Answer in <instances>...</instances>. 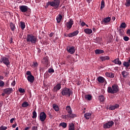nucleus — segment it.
<instances>
[{"label":"nucleus","mask_w":130,"mask_h":130,"mask_svg":"<svg viewBox=\"0 0 130 130\" xmlns=\"http://www.w3.org/2000/svg\"><path fill=\"white\" fill-rule=\"evenodd\" d=\"M26 42L31 44H36L37 42H38L37 37L33 35H27L26 37Z\"/></svg>","instance_id":"5"},{"label":"nucleus","mask_w":130,"mask_h":130,"mask_svg":"<svg viewBox=\"0 0 130 130\" xmlns=\"http://www.w3.org/2000/svg\"><path fill=\"white\" fill-rule=\"evenodd\" d=\"M47 6L53 7L54 10H57L59 8L60 5V0H53V1L48 2L47 3Z\"/></svg>","instance_id":"4"},{"label":"nucleus","mask_w":130,"mask_h":130,"mask_svg":"<svg viewBox=\"0 0 130 130\" xmlns=\"http://www.w3.org/2000/svg\"><path fill=\"white\" fill-rule=\"evenodd\" d=\"M67 110V114L62 115V118L63 119H67V120L69 119H74V118H76L77 117V114L73 113V110H72V108L71 106H67L66 107Z\"/></svg>","instance_id":"1"},{"label":"nucleus","mask_w":130,"mask_h":130,"mask_svg":"<svg viewBox=\"0 0 130 130\" xmlns=\"http://www.w3.org/2000/svg\"><path fill=\"white\" fill-rule=\"evenodd\" d=\"M16 126H17V123H14V124H13L12 125V127H13V128H15V127H16Z\"/></svg>","instance_id":"56"},{"label":"nucleus","mask_w":130,"mask_h":130,"mask_svg":"<svg viewBox=\"0 0 130 130\" xmlns=\"http://www.w3.org/2000/svg\"><path fill=\"white\" fill-rule=\"evenodd\" d=\"M112 61L115 64H118V66H120L121 64V61L120 60H119V58L115 59L114 60H113Z\"/></svg>","instance_id":"19"},{"label":"nucleus","mask_w":130,"mask_h":130,"mask_svg":"<svg viewBox=\"0 0 130 130\" xmlns=\"http://www.w3.org/2000/svg\"><path fill=\"white\" fill-rule=\"evenodd\" d=\"M48 73H49L50 74H52L54 73V70L52 68L49 69Z\"/></svg>","instance_id":"46"},{"label":"nucleus","mask_w":130,"mask_h":130,"mask_svg":"<svg viewBox=\"0 0 130 130\" xmlns=\"http://www.w3.org/2000/svg\"><path fill=\"white\" fill-rule=\"evenodd\" d=\"M95 54H101V53H104L103 50L96 49L94 51Z\"/></svg>","instance_id":"28"},{"label":"nucleus","mask_w":130,"mask_h":130,"mask_svg":"<svg viewBox=\"0 0 130 130\" xmlns=\"http://www.w3.org/2000/svg\"><path fill=\"white\" fill-rule=\"evenodd\" d=\"M22 107H28L29 106V104L27 102H24L22 105H21Z\"/></svg>","instance_id":"35"},{"label":"nucleus","mask_w":130,"mask_h":130,"mask_svg":"<svg viewBox=\"0 0 130 130\" xmlns=\"http://www.w3.org/2000/svg\"><path fill=\"white\" fill-rule=\"evenodd\" d=\"M107 92L110 94H115L118 92H119V87H118V85L116 84H113L112 86V87L110 86L108 87Z\"/></svg>","instance_id":"3"},{"label":"nucleus","mask_w":130,"mask_h":130,"mask_svg":"<svg viewBox=\"0 0 130 130\" xmlns=\"http://www.w3.org/2000/svg\"><path fill=\"white\" fill-rule=\"evenodd\" d=\"M10 26V29L11 31L14 32L16 29V26H15V24L13 23V22H11Z\"/></svg>","instance_id":"27"},{"label":"nucleus","mask_w":130,"mask_h":130,"mask_svg":"<svg viewBox=\"0 0 130 130\" xmlns=\"http://www.w3.org/2000/svg\"><path fill=\"white\" fill-rule=\"evenodd\" d=\"M28 129H30V127L28 126L24 128V130H28Z\"/></svg>","instance_id":"60"},{"label":"nucleus","mask_w":130,"mask_h":130,"mask_svg":"<svg viewBox=\"0 0 130 130\" xmlns=\"http://www.w3.org/2000/svg\"><path fill=\"white\" fill-rule=\"evenodd\" d=\"M81 25L82 27H84V26H85L86 25V23H85V22H82L81 23Z\"/></svg>","instance_id":"55"},{"label":"nucleus","mask_w":130,"mask_h":130,"mask_svg":"<svg viewBox=\"0 0 130 130\" xmlns=\"http://www.w3.org/2000/svg\"><path fill=\"white\" fill-rule=\"evenodd\" d=\"M20 27L22 30H24L26 27V25L25 24V22L23 21L20 22Z\"/></svg>","instance_id":"31"},{"label":"nucleus","mask_w":130,"mask_h":130,"mask_svg":"<svg viewBox=\"0 0 130 130\" xmlns=\"http://www.w3.org/2000/svg\"><path fill=\"white\" fill-rule=\"evenodd\" d=\"M84 32L86 34L90 35V34L92 33L93 31L91 29L86 28L84 29Z\"/></svg>","instance_id":"26"},{"label":"nucleus","mask_w":130,"mask_h":130,"mask_svg":"<svg viewBox=\"0 0 130 130\" xmlns=\"http://www.w3.org/2000/svg\"><path fill=\"white\" fill-rule=\"evenodd\" d=\"M110 21H111V18L110 17H107L102 20V23L106 25L108 23H109Z\"/></svg>","instance_id":"13"},{"label":"nucleus","mask_w":130,"mask_h":130,"mask_svg":"<svg viewBox=\"0 0 130 130\" xmlns=\"http://www.w3.org/2000/svg\"><path fill=\"white\" fill-rule=\"evenodd\" d=\"M98 99L100 100V102H104L106 98L104 97V95L102 94L99 96Z\"/></svg>","instance_id":"23"},{"label":"nucleus","mask_w":130,"mask_h":130,"mask_svg":"<svg viewBox=\"0 0 130 130\" xmlns=\"http://www.w3.org/2000/svg\"><path fill=\"white\" fill-rule=\"evenodd\" d=\"M79 34V30L73 31L72 33H70L68 35V37H74V36H77Z\"/></svg>","instance_id":"18"},{"label":"nucleus","mask_w":130,"mask_h":130,"mask_svg":"<svg viewBox=\"0 0 130 130\" xmlns=\"http://www.w3.org/2000/svg\"><path fill=\"white\" fill-rule=\"evenodd\" d=\"M28 6L25 5L19 6V10L22 13H26L28 12Z\"/></svg>","instance_id":"8"},{"label":"nucleus","mask_w":130,"mask_h":130,"mask_svg":"<svg viewBox=\"0 0 130 130\" xmlns=\"http://www.w3.org/2000/svg\"><path fill=\"white\" fill-rule=\"evenodd\" d=\"M0 80H4V76L0 75Z\"/></svg>","instance_id":"62"},{"label":"nucleus","mask_w":130,"mask_h":130,"mask_svg":"<svg viewBox=\"0 0 130 130\" xmlns=\"http://www.w3.org/2000/svg\"><path fill=\"white\" fill-rule=\"evenodd\" d=\"M49 117L51 119L53 117V116L51 114V113L49 112L48 113Z\"/></svg>","instance_id":"49"},{"label":"nucleus","mask_w":130,"mask_h":130,"mask_svg":"<svg viewBox=\"0 0 130 130\" xmlns=\"http://www.w3.org/2000/svg\"><path fill=\"white\" fill-rule=\"evenodd\" d=\"M101 41H102V40L100 38H97L95 40L96 43H98L99 44H100V43H101Z\"/></svg>","instance_id":"40"},{"label":"nucleus","mask_w":130,"mask_h":130,"mask_svg":"<svg viewBox=\"0 0 130 130\" xmlns=\"http://www.w3.org/2000/svg\"><path fill=\"white\" fill-rule=\"evenodd\" d=\"M15 85H16V81L14 80L11 83V85L14 87Z\"/></svg>","instance_id":"52"},{"label":"nucleus","mask_w":130,"mask_h":130,"mask_svg":"<svg viewBox=\"0 0 130 130\" xmlns=\"http://www.w3.org/2000/svg\"><path fill=\"white\" fill-rule=\"evenodd\" d=\"M0 63H4L7 67L10 66V60L8 58L2 56L0 59Z\"/></svg>","instance_id":"6"},{"label":"nucleus","mask_w":130,"mask_h":130,"mask_svg":"<svg viewBox=\"0 0 130 130\" xmlns=\"http://www.w3.org/2000/svg\"><path fill=\"white\" fill-rule=\"evenodd\" d=\"M8 129V127L2 125L0 126V130H6Z\"/></svg>","instance_id":"45"},{"label":"nucleus","mask_w":130,"mask_h":130,"mask_svg":"<svg viewBox=\"0 0 130 130\" xmlns=\"http://www.w3.org/2000/svg\"><path fill=\"white\" fill-rule=\"evenodd\" d=\"M120 28H121V29H125V28H126V24L125 22L121 23Z\"/></svg>","instance_id":"33"},{"label":"nucleus","mask_w":130,"mask_h":130,"mask_svg":"<svg viewBox=\"0 0 130 130\" xmlns=\"http://www.w3.org/2000/svg\"><path fill=\"white\" fill-rule=\"evenodd\" d=\"M60 89H61V84L60 83H58L54 86L52 91L53 92H57V91H59Z\"/></svg>","instance_id":"11"},{"label":"nucleus","mask_w":130,"mask_h":130,"mask_svg":"<svg viewBox=\"0 0 130 130\" xmlns=\"http://www.w3.org/2000/svg\"><path fill=\"white\" fill-rule=\"evenodd\" d=\"M60 93L62 96H65V97H71V95H73V90H72L71 88L64 87L61 89Z\"/></svg>","instance_id":"2"},{"label":"nucleus","mask_w":130,"mask_h":130,"mask_svg":"<svg viewBox=\"0 0 130 130\" xmlns=\"http://www.w3.org/2000/svg\"><path fill=\"white\" fill-rule=\"evenodd\" d=\"M123 39L124 41H128V40H129V38H128V37L125 36L124 37Z\"/></svg>","instance_id":"48"},{"label":"nucleus","mask_w":130,"mask_h":130,"mask_svg":"<svg viewBox=\"0 0 130 130\" xmlns=\"http://www.w3.org/2000/svg\"><path fill=\"white\" fill-rule=\"evenodd\" d=\"M18 91L19 93H25V89L24 88H19Z\"/></svg>","instance_id":"44"},{"label":"nucleus","mask_w":130,"mask_h":130,"mask_svg":"<svg viewBox=\"0 0 130 130\" xmlns=\"http://www.w3.org/2000/svg\"><path fill=\"white\" fill-rule=\"evenodd\" d=\"M31 67L32 68H36L37 67H38V63H37V62H33Z\"/></svg>","instance_id":"41"},{"label":"nucleus","mask_w":130,"mask_h":130,"mask_svg":"<svg viewBox=\"0 0 130 130\" xmlns=\"http://www.w3.org/2000/svg\"><path fill=\"white\" fill-rule=\"evenodd\" d=\"M54 33L53 32H51L50 34H49V37H52V36H53Z\"/></svg>","instance_id":"58"},{"label":"nucleus","mask_w":130,"mask_h":130,"mask_svg":"<svg viewBox=\"0 0 130 130\" xmlns=\"http://www.w3.org/2000/svg\"><path fill=\"white\" fill-rule=\"evenodd\" d=\"M97 80L99 83H103L105 81V79H104L102 76H99Z\"/></svg>","instance_id":"25"},{"label":"nucleus","mask_w":130,"mask_h":130,"mask_svg":"<svg viewBox=\"0 0 130 130\" xmlns=\"http://www.w3.org/2000/svg\"><path fill=\"white\" fill-rule=\"evenodd\" d=\"M14 120H16V118H13L10 119V123H13L14 122Z\"/></svg>","instance_id":"50"},{"label":"nucleus","mask_w":130,"mask_h":130,"mask_svg":"<svg viewBox=\"0 0 130 130\" xmlns=\"http://www.w3.org/2000/svg\"><path fill=\"white\" fill-rule=\"evenodd\" d=\"M67 50L69 53H70V54H74V53H75V51H76V49L74 46L69 47V49L67 48Z\"/></svg>","instance_id":"15"},{"label":"nucleus","mask_w":130,"mask_h":130,"mask_svg":"<svg viewBox=\"0 0 130 130\" xmlns=\"http://www.w3.org/2000/svg\"><path fill=\"white\" fill-rule=\"evenodd\" d=\"M104 7H105V2L104 1V0H102L101 4V10H102L103 9H104Z\"/></svg>","instance_id":"37"},{"label":"nucleus","mask_w":130,"mask_h":130,"mask_svg":"<svg viewBox=\"0 0 130 130\" xmlns=\"http://www.w3.org/2000/svg\"><path fill=\"white\" fill-rule=\"evenodd\" d=\"M113 124H114V122H113V121H109L103 124V127L104 128H110V127H112Z\"/></svg>","instance_id":"7"},{"label":"nucleus","mask_w":130,"mask_h":130,"mask_svg":"<svg viewBox=\"0 0 130 130\" xmlns=\"http://www.w3.org/2000/svg\"><path fill=\"white\" fill-rule=\"evenodd\" d=\"M100 58L102 61H105V60H109L110 59V57L109 56H101Z\"/></svg>","instance_id":"20"},{"label":"nucleus","mask_w":130,"mask_h":130,"mask_svg":"<svg viewBox=\"0 0 130 130\" xmlns=\"http://www.w3.org/2000/svg\"><path fill=\"white\" fill-rule=\"evenodd\" d=\"M86 2L88 3V4H90V2H92V0H86Z\"/></svg>","instance_id":"64"},{"label":"nucleus","mask_w":130,"mask_h":130,"mask_svg":"<svg viewBox=\"0 0 130 130\" xmlns=\"http://www.w3.org/2000/svg\"><path fill=\"white\" fill-rule=\"evenodd\" d=\"M119 107V105L116 104L115 105H110L109 109V110H114L116 109V108H118Z\"/></svg>","instance_id":"17"},{"label":"nucleus","mask_w":130,"mask_h":130,"mask_svg":"<svg viewBox=\"0 0 130 130\" xmlns=\"http://www.w3.org/2000/svg\"><path fill=\"white\" fill-rule=\"evenodd\" d=\"M125 6H126V7L130 6V0H126V2L125 3Z\"/></svg>","instance_id":"42"},{"label":"nucleus","mask_w":130,"mask_h":130,"mask_svg":"<svg viewBox=\"0 0 130 130\" xmlns=\"http://www.w3.org/2000/svg\"><path fill=\"white\" fill-rule=\"evenodd\" d=\"M66 25L67 28L70 29L72 28V27H73V25H74V21L72 20V19H70L69 21L68 22H67Z\"/></svg>","instance_id":"9"},{"label":"nucleus","mask_w":130,"mask_h":130,"mask_svg":"<svg viewBox=\"0 0 130 130\" xmlns=\"http://www.w3.org/2000/svg\"><path fill=\"white\" fill-rule=\"evenodd\" d=\"M68 130H75V125L72 123L70 124Z\"/></svg>","instance_id":"34"},{"label":"nucleus","mask_w":130,"mask_h":130,"mask_svg":"<svg viewBox=\"0 0 130 130\" xmlns=\"http://www.w3.org/2000/svg\"><path fill=\"white\" fill-rule=\"evenodd\" d=\"M53 109L57 112L58 111H59V107L55 104H53Z\"/></svg>","instance_id":"22"},{"label":"nucleus","mask_w":130,"mask_h":130,"mask_svg":"<svg viewBox=\"0 0 130 130\" xmlns=\"http://www.w3.org/2000/svg\"><path fill=\"white\" fill-rule=\"evenodd\" d=\"M85 98L89 101H91V100H92V95L90 94L85 95Z\"/></svg>","instance_id":"32"},{"label":"nucleus","mask_w":130,"mask_h":130,"mask_svg":"<svg viewBox=\"0 0 130 130\" xmlns=\"http://www.w3.org/2000/svg\"><path fill=\"white\" fill-rule=\"evenodd\" d=\"M33 116L32 117V118H36L37 117V113H36V111H35L32 112Z\"/></svg>","instance_id":"43"},{"label":"nucleus","mask_w":130,"mask_h":130,"mask_svg":"<svg viewBox=\"0 0 130 130\" xmlns=\"http://www.w3.org/2000/svg\"><path fill=\"white\" fill-rule=\"evenodd\" d=\"M119 35L120 36H122L124 35V30H123V28H120L119 29Z\"/></svg>","instance_id":"36"},{"label":"nucleus","mask_w":130,"mask_h":130,"mask_svg":"<svg viewBox=\"0 0 130 130\" xmlns=\"http://www.w3.org/2000/svg\"><path fill=\"white\" fill-rule=\"evenodd\" d=\"M46 119V114L45 112H42L40 114V120L41 121L43 122Z\"/></svg>","instance_id":"10"},{"label":"nucleus","mask_w":130,"mask_h":130,"mask_svg":"<svg viewBox=\"0 0 130 130\" xmlns=\"http://www.w3.org/2000/svg\"><path fill=\"white\" fill-rule=\"evenodd\" d=\"M27 81L29 82V83H34V80L35 78L33 75H29L27 77Z\"/></svg>","instance_id":"16"},{"label":"nucleus","mask_w":130,"mask_h":130,"mask_svg":"<svg viewBox=\"0 0 130 130\" xmlns=\"http://www.w3.org/2000/svg\"><path fill=\"white\" fill-rule=\"evenodd\" d=\"M106 76L109 78H113L114 77V73L112 72H106Z\"/></svg>","instance_id":"21"},{"label":"nucleus","mask_w":130,"mask_h":130,"mask_svg":"<svg viewBox=\"0 0 130 130\" xmlns=\"http://www.w3.org/2000/svg\"><path fill=\"white\" fill-rule=\"evenodd\" d=\"M115 19H116V18H115V17H114V16H113V17H112V20H113V21H115Z\"/></svg>","instance_id":"61"},{"label":"nucleus","mask_w":130,"mask_h":130,"mask_svg":"<svg viewBox=\"0 0 130 130\" xmlns=\"http://www.w3.org/2000/svg\"><path fill=\"white\" fill-rule=\"evenodd\" d=\"M26 75L27 76H32V74H31V72L30 71H27Z\"/></svg>","instance_id":"51"},{"label":"nucleus","mask_w":130,"mask_h":130,"mask_svg":"<svg viewBox=\"0 0 130 130\" xmlns=\"http://www.w3.org/2000/svg\"><path fill=\"white\" fill-rule=\"evenodd\" d=\"M91 115H92V114L90 113H86L84 114V117L86 119H89V118H91Z\"/></svg>","instance_id":"30"},{"label":"nucleus","mask_w":130,"mask_h":130,"mask_svg":"<svg viewBox=\"0 0 130 130\" xmlns=\"http://www.w3.org/2000/svg\"><path fill=\"white\" fill-rule=\"evenodd\" d=\"M42 63L46 64V66H48V64H49V59L48 56H46L43 58L42 60Z\"/></svg>","instance_id":"12"},{"label":"nucleus","mask_w":130,"mask_h":130,"mask_svg":"<svg viewBox=\"0 0 130 130\" xmlns=\"http://www.w3.org/2000/svg\"><path fill=\"white\" fill-rule=\"evenodd\" d=\"M59 125L60 126H62V127H63V128H66L67 127V123L64 122H61L59 124Z\"/></svg>","instance_id":"39"},{"label":"nucleus","mask_w":130,"mask_h":130,"mask_svg":"<svg viewBox=\"0 0 130 130\" xmlns=\"http://www.w3.org/2000/svg\"><path fill=\"white\" fill-rule=\"evenodd\" d=\"M127 34L130 35V29H127L126 31Z\"/></svg>","instance_id":"59"},{"label":"nucleus","mask_w":130,"mask_h":130,"mask_svg":"<svg viewBox=\"0 0 130 130\" xmlns=\"http://www.w3.org/2000/svg\"><path fill=\"white\" fill-rule=\"evenodd\" d=\"M3 104L4 103H3V101H0V108H2Z\"/></svg>","instance_id":"57"},{"label":"nucleus","mask_w":130,"mask_h":130,"mask_svg":"<svg viewBox=\"0 0 130 130\" xmlns=\"http://www.w3.org/2000/svg\"><path fill=\"white\" fill-rule=\"evenodd\" d=\"M123 65L124 66V67H125L127 69V68L129 67V62L124 61Z\"/></svg>","instance_id":"38"},{"label":"nucleus","mask_w":130,"mask_h":130,"mask_svg":"<svg viewBox=\"0 0 130 130\" xmlns=\"http://www.w3.org/2000/svg\"><path fill=\"white\" fill-rule=\"evenodd\" d=\"M121 75L123 78H126L127 76H128L129 74L128 73H127V72L125 71H123L121 72Z\"/></svg>","instance_id":"29"},{"label":"nucleus","mask_w":130,"mask_h":130,"mask_svg":"<svg viewBox=\"0 0 130 130\" xmlns=\"http://www.w3.org/2000/svg\"><path fill=\"white\" fill-rule=\"evenodd\" d=\"M76 84L77 85V86H80V85H81V81H77L76 82Z\"/></svg>","instance_id":"54"},{"label":"nucleus","mask_w":130,"mask_h":130,"mask_svg":"<svg viewBox=\"0 0 130 130\" xmlns=\"http://www.w3.org/2000/svg\"><path fill=\"white\" fill-rule=\"evenodd\" d=\"M3 92L7 94V95H10L11 93L13 92V88H7L3 89Z\"/></svg>","instance_id":"14"},{"label":"nucleus","mask_w":130,"mask_h":130,"mask_svg":"<svg viewBox=\"0 0 130 130\" xmlns=\"http://www.w3.org/2000/svg\"><path fill=\"white\" fill-rule=\"evenodd\" d=\"M37 128H37V126H32V127L31 129H32V130H38Z\"/></svg>","instance_id":"53"},{"label":"nucleus","mask_w":130,"mask_h":130,"mask_svg":"<svg viewBox=\"0 0 130 130\" xmlns=\"http://www.w3.org/2000/svg\"><path fill=\"white\" fill-rule=\"evenodd\" d=\"M61 19H62V15H61V14H58L56 18L57 23H60Z\"/></svg>","instance_id":"24"},{"label":"nucleus","mask_w":130,"mask_h":130,"mask_svg":"<svg viewBox=\"0 0 130 130\" xmlns=\"http://www.w3.org/2000/svg\"><path fill=\"white\" fill-rule=\"evenodd\" d=\"M5 86V82L0 80V87H4Z\"/></svg>","instance_id":"47"},{"label":"nucleus","mask_w":130,"mask_h":130,"mask_svg":"<svg viewBox=\"0 0 130 130\" xmlns=\"http://www.w3.org/2000/svg\"><path fill=\"white\" fill-rule=\"evenodd\" d=\"M92 30L93 32H96V28L95 27H93Z\"/></svg>","instance_id":"63"}]
</instances>
